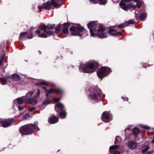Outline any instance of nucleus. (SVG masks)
Listing matches in <instances>:
<instances>
[{"label":"nucleus","instance_id":"nucleus-27","mask_svg":"<svg viewBox=\"0 0 154 154\" xmlns=\"http://www.w3.org/2000/svg\"><path fill=\"white\" fill-rule=\"evenodd\" d=\"M51 103V101L50 100L47 99L43 101L42 103L44 105H46Z\"/></svg>","mask_w":154,"mask_h":154},{"label":"nucleus","instance_id":"nucleus-42","mask_svg":"<svg viewBox=\"0 0 154 154\" xmlns=\"http://www.w3.org/2000/svg\"><path fill=\"white\" fill-rule=\"evenodd\" d=\"M35 109V107H31L29 109V110L30 111H32L34 110Z\"/></svg>","mask_w":154,"mask_h":154},{"label":"nucleus","instance_id":"nucleus-48","mask_svg":"<svg viewBox=\"0 0 154 154\" xmlns=\"http://www.w3.org/2000/svg\"><path fill=\"white\" fill-rule=\"evenodd\" d=\"M2 60H0V66H1L2 64Z\"/></svg>","mask_w":154,"mask_h":154},{"label":"nucleus","instance_id":"nucleus-52","mask_svg":"<svg viewBox=\"0 0 154 154\" xmlns=\"http://www.w3.org/2000/svg\"><path fill=\"white\" fill-rule=\"evenodd\" d=\"M127 130H129V128H127V129H126L125 130L126 131Z\"/></svg>","mask_w":154,"mask_h":154},{"label":"nucleus","instance_id":"nucleus-20","mask_svg":"<svg viewBox=\"0 0 154 154\" xmlns=\"http://www.w3.org/2000/svg\"><path fill=\"white\" fill-rule=\"evenodd\" d=\"M126 8H123V9L125 11H126L128 9H130L131 8L134 9H135L136 8V6L134 4H133L132 3L127 4L126 6L125 7Z\"/></svg>","mask_w":154,"mask_h":154},{"label":"nucleus","instance_id":"nucleus-16","mask_svg":"<svg viewBox=\"0 0 154 154\" xmlns=\"http://www.w3.org/2000/svg\"><path fill=\"white\" fill-rule=\"evenodd\" d=\"M127 145L129 148L133 149L137 147V143L134 141H130L128 142Z\"/></svg>","mask_w":154,"mask_h":154},{"label":"nucleus","instance_id":"nucleus-36","mask_svg":"<svg viewBox=\"0 0 154 154\" xmlns=\"http://www.w3.org/2000/svg\"><path fill=\"white\" fill-rule=\"evenodd\" d=\"M40 84L42 85H45L48 86L50 85L48 83L45 81H44L42 82H41L40 83Z\"/></svg>","mask_w":154,"mask_h":154},{"label":"nucleus","instance_id":"nucleus-40","mask_svg":"<svg viewBox=\"0 0 154 154\" xmlns=\"http://www.w3.org/2000/svg\"><path fill=\"white\" fill-rule=\"evenodd\" d=\"M120 152L119 151L115 150L113 152V154H120Z\"/></svg>","mask_w":154,"mask_h":154},{"label":"nucleus","instance_id":"nucleus-7","mask_svg":"<svg viewBox=\"0 0 154 154\" xmlns=\"http://www.w3.org/2000/svg\"><path fill=\"white\" fill-rule=\"evenodd\" d=\"M61 0H51V1H48L46 3H44L43 7L46 9H49L51 8V6L53 5L54 7L58 8L60 6Z\"/></svg>","mask_w":154,"mask_h":154},{"label":"nucleus","instance_id":"nucleus-33","mask_svg":"<svg viewBox=\"0 0 154 154\" xmlns=\"http://www.w3.org/2000/svg\"><path fill=\"white\" fill-rule=\"evenodd\" d=\"M61 28V25H57L56 28V31L57 33L59 31H60Z\"/></svg>","mask_w":154,"mask_h":154},{"label":"nucleus","instance_id":"nucleus-8","mask_svg":"<svg viewBox=\"0 0 154 154\" xmlns=\"http://www.w3.org/2000/svg\"><path fill=\"white\" fill-rule=\"evenodd\" d=\"M98 28L96 32L93 33V35H95L92 36L94 37L97 36L99 38L106 37L107 34L106 32H105L106 29L104 26L102 25H100Z\"/></svg>","mask_w":154,"mask_h":154},{"label":"nucleus","instance_id":"nucleus-31","mask_svg":"<svg viewBox=\"0 0 154 154\" xmlns=\"http://www.w3.org/2000/svg\"><path fill=\"white\" fill-rule=\"evenodd\" d=\"M138 126L146 130H149L150 129V127L147 125H139Z\"/></svg>","mask_w":154,"mask_h":154},{"label":"nucleus","instance_id":"nucleus-53","mask_svg":"<svg viewBox=\"0 0 154 154\" xmlns=\"http://www.w3.org/2000/svg\"><path fill=\"white\" fill-rule=\"evenodd\" d=\"M4 56H2V58L3 59V58H4Z\"/></svg>","mask_w":154,"mask_h":154},{"label":"nucleus","instance_id":"nucleus-22","mask_svg":"<svg viewBox=\"0 0 154 154\" xmlns=\"http://www.w3.org/2000/svg\"><path fill=\"white\" fill-rule=\"evenodd\" d=\"M63 32L64 33H67L68 32V27L69 26V25L67 23H65L63 24Z\"/></svg>","mask_w":154,"mask_h":154},{"label":"nucleus","instance_id":"nucleus-50","mask_svg":"<svg viewBox=\"0 0 154 154\" xmlns=\"http://www.w3.org/2000/svg\"><path fill=\"white\" fill-rule=\"evenodd\" d=\"M151 142H152V143H154V137H153V139L152 140Z\"/></svg>","mask_w":154,"mask_h":154},{"label":"nucleus","instance_id":"nucleus-2","mask_svg":"<svg viewBox=\"0 0 154 154\" xmlns=\"http://www.w3.org/2000/svg\"><path fill=\"white\" fill-rule=\"evenodd\" d=\"M37 123L35 124H29L21 127L19 129L20 133L23 135H29L32 134L35 130L37 131L40 129L37 125Z\"/></svg>","mask_w":154,"mask_h":154},{"label":"nucleus","instance_id":"nucleus-32","mask_svg":"<svg viewBox=\"0 0 154 154\" xmlns=\"http://www.w3.org/2000/svg\"><path fill=\"white\" fill-rule=\"evenodd\" d=\"M99 3L101 5H105L107 3V0H98Z\"/></svg>","mask_w":154,"mask_h":154},{"label":"nucleus","instance_id":"nucleus-3","mask_svg":"<svg viewBox=\"0 0 154 154\" xmlns=\"http://www.w3.org/2000/svg\"><path fill=\"white\" fill-rule=\"evenodd\" d=\"M34 93V91H31L28 92L26 95V98L24 99L25 103L27 104H36L37 103L38 100L37 98L39 96L40 94V91L38 89L37 90V94L35 95V98L32 97Z\"/></svg>","mask_w":154,"mask_h":154},{"label":"nucleus","instance_id":"nucleus-39","mask_svg":"<svg viewBox=\"0 0 154 154\" xmlns=\"http://www.w3.org/2000/svg\"><path fill=\"white\" fill-rule=\"evenodd\" d=\"M134 22L132 20H130L127 21L128 24H133L134 23Z\"/></svg>","mask_w":154,"mask_h":154},{"label":"nucleus","instance_id":"nucleus-23","mask_svg":"<svg viewBox=\"0 0 154 154\" xmlns=\"http://www.w3.org/2000/svg\"><path fill=\"white\" fill-rule=\"evenodd\" d=\"M26 32H22L20 35L19 39L20 40H22L23 39H26Z\"/></svg>","mask_w":154,"mask_h":154},{"label":"nucleus","instance_id":"nucleus-43","mask_svg":"<svg viewBox=\"0 0 154 154\" xmlns=\"http://www.w3.org/2000/svg\"><path fill=\"white\" fill-rule=\"evenodd\" d=\"M92 3H96V0H89Z\"/></svg>","mask_w":154,"mask_h":154},{"label":"nucleus","instance_id":"nucleus-49","mask_svg":"<svg viewBox=\"0 0 154 154\" xmlns=\"http://www.w3.org/2000/svg\"><path fill=\"white\" fill-rule=\"evenodd\" d=\"M132 1H133L134 2H136L139 1L138 0H132Z\"/></svg>","mask_w":154,"mask_h":154},{"label":"nucleus","instance_id":"nucleus-44","mask_svg":"<svg viewBox=\"0 0 154 154\" xmlns=\"http://www.w3.org/2000/svg\"><path fill=\"white\" fill-rule=\"evenodd\" d=\"M122 98L123 99H124V100H125L128 101V98L127 97H122Z\"/></svg>","mask_w":154,"mask_h":154},{"label":"nucleus","instance_id":"nucleus-21","mask_svg":"<svg viewBox=\"0 0 154 154\" xmlns=\"http://www.w3.org/2000/svg\"><path fill=\"white\" fill-rule=\"evenodd\" d=\"M109 34L112 35L117 36L120 35L121 34V32H116L115 29H110L109 30Z\"/></svg>","mask_w":154,"mask_h":154},{"label":"nucleus","instance_id":"nucleus-35","mask_svg":"<svg viewBox=\"0 0 154 154\" xmlns=\"http://www.w3.org/2000/svg\"><path fill=\"white\" fill-rule=\"evenodd\" d=\"M44 32L47 34L48 35H52L54 33V32L52 31V30H49L47 31H46V32Z\"/></svg>","mask_w":154,"mask_h":154},{"label":"nucleus","instance_id":"nucleus-25","mask_svg":"<svg viewBox=\"0 0 154 154\" xmlns=\"http://www.w3.org/2000/svg\"><path fill=\"white\" fill-rule=\"evenodd\" d=\"M12 79L15 80H18L20 79V77L17 74H14L12 75Z\"/></svg>","mask_w":154,"mask_h":154},{"label":"nucleus","instance_id":"nucleus-41","mask_svg":"<svg viewBox=\"0 0 154 154\" xmlns=\"http://www.w3.org/2000/svg\"><path fill=\"white\" fill-rule=\"evenodd\" d=\"M18 108L19 111H21L23 109V106H18Z\"/></svg>","mask_w":154,"mask_h":154},{"label":"nucleus","instance_id":"nucleus-5","mask_svg":"<svg viewBox=\"0 0 154 154\" xmlns=\"http://www.w3.org/2000/svg\"><path fill=\"white\" fill-rule=\"evenodd\" d=\"M91 91V92L89 96L90 99L96 102L100 100L102 92L97 86L92 87Z\"/></svg>","mask_w":154,"mask_h":154},{"label":"nucleus","instance_id":"nucleus-24","mask_svg":"<svg viewBox=\"0 0 154 154\" xmlns=\"http://www.w3.org/2000/svg\"><path fill=\"white\" fill-rule=\"evenodd\" d=\"M147 17V14L146 13H142L141 14L140 16V19L141 20H143L146 19Z\"/></svg>","mask_w":154,"mask_h":154},{"label":"nucleus","instance_id":"nucleus-13","mask_svg":"<svg viewBox=\"0 0 154 154\" xmlns=\"http://www.w3.org/2000/svg\"><path fill=\"white\" fill-rule=\"evenodd\" d=\"M42 88L45 90L46 92V96L47 98H48V95L49 94L52 93L54 91L57 94H61L63 92V91L62 90L59 89H51L48 90L44 87Z\"/></svg>","mask_w":154,"mask_h":154},{"label":"nucleus","instance_id":"nucleus-54","mask_svg":"<svg viewBox=\"0 0 154 154\" xmlns=\"http://www.w3.org/2000/svg\"><path fill=\"white\" fill-rule=\"evenodd\" d=\"M112 153V152H110V153Z\"/></svg>","mask_w":154,"mask_h":154},{"label":"nucleus","instance_id":"nucleus-47","mask_svg":"<svg viewBox=\"0 0 154 154\" xmlns=\"http://www.w3.org/2000/svg\"><path fill=\"white\" fill-rule=\"evenodd\" d=\"M32 37H33V36H32V35H31V37H28V36H27V38H31Z\"/></svg>","mask_w":154,"mask_h":154},{"label":"nucleus","instance_id":"nucleus-1","mask_svg":"<svg viewBox=\"0 0 154 154\" xmlns=\"http://www.w3.org/2000/svg\"><path fill=\"white\" fill-rule=\"evenodd\" d=\"M98 67V63L93 61L81 65L79 69L80 70L83 72L90 73L95 72Z\"/></svg>","mask_w":154,"mask_h":154},{"label":"nucleus","instance_id":"nucleus-51","mask_svg":"<svg viewBox=\"0 0 154 154\" xmlns=\"http://www.w3.org/2000/svg\"><path fill=\"white\" fill-rule=\"evenodd\" d=\"M136 18L137 20H138L139 19V17H137L136 16Z\"/></svg>","mask_w":154,"mask_h":154},{"label":"nucleus","instance_id":"nucleus-9","mask_svg":"<svg viewBox=\"0 0 154 154\" xmlns=\"http://www.w3.org/2000/svg\"><path fill=\"white\" fill-rule=\"evenodd\" d=\"M111 72L110 69L107 67H103L100 68L97 72L99 78L102 79L107 75Z\"/></svg>","mask_w":154,"mask_h":154},{"label":"nucleus","instance_id":"nucleus-45","mask_svg":"<svg viewBox=\"0 0 154 154\" xmlns=\"http://www.w3.org/2000/svg\"><path fill=\"white\" fill-rule=\"evenodd\" d=\"M60 100V98H56L54 100V102H57L59 101Z\"/></svg>","mask_w":154,"mask_h":154},{"label":"nucleus","instance_id":"nucleus-4","mask_svg":"<svg viewBox=\"0 0 154 154\" xmlns=\"http://www.w3.org/2000/svg\"><path fill=\"white\" fill-rule=\"evenodd\" d=\"M71 35H80L85 36L87 35L86 31L84 28L80 24H77L74 25L70 29Z\"/></svg>","mask_w":154,"mask_h":154},{"label":"nucleus","instance_id":"nucleus-28","mask_svg":"<svg viewBox=\"0 0 154 154\" xmlns=\"http://www.w3.org/2000/svg\"><path fill=\"white\" fill-rule=\"evenodd\" d=\"M119 147V145H113L110 146L109 148V150H115L118 149Z\"/></svg>","mask_w":154,"mask_h":154},{"label":"nucleus","instance_id":"nucleus-6","mask_svg":"<svg viewBox=\"0 0 154 154\" xmlns=\"http://www.w3.org/2000/svg\"><path fill=\"white\" fill-rule=\"evenodd\" d=\"M55 27L54 25H49L47 26L44 25L43 27L41 26L39 29L35 31V33L38 34V36L42 38H46L47 37V35L45 34L41 33V31L42 30L44 32H46L48 29H53Z\"/></svg>","mask_w":154,"mask_h":154},{"label":"nucleus","instance_id":"nucleus-26","mask_svg":"<svg viewBox=\"0 0 154 154\" xmlns=\"http://www.w3.org/2000/svg\"><path fill=\"white\" fill-rule=\"evenodd\" d=\"M149 147L148 145H145L142 147V150L143 152L147 151L149 149Z\"/></svg>","mask_w":154,"mask_h":154},{"label":"nucleus","instance_id":"nucleus-10","mask_svg":"<svg viewBox=\"0 0 154 154\" xmlns=\"http://www.w3.org/2000/svg\"><path fill=\"white\" fill-rule=\"evenodd\" d=\"M111 72L110 69L107 67H103L100 68L97 72L99 78L102 79L107 75Z\"/></svg>","mask_w":154,"mask_h":154},{"label":"nucleus","instance_id":"nucleus-19","mask_svg":"<svg viewBox=\"0 0 154 154\" xmlns=\"http://www.w3.org/2000/svg\"><path fill=\"white\" fill-rule=\"evenodd\" d=\"M25 98L26 96H23L20 97L14 100V103L15 104L17 103L21 104L23 103V101H24V99Z\"/></svg>","mask_w":154,"mask_h":154},{"label":"nucleus","instance_id":"nucleus-34","mask_svg":"<svg viewBox=\"0 0 154 154\" xmlns=\"http://www.w3.org/2000/svg\"><path fill=\"white\" fill-rule=\"evenodd\" d=\"M0 82L2 85H5L7 83L6 80L2 78H0Z\"/></svg>","mask_w":154,"mask_h":154},{"label":"nucleus","instance_id":"nucleus-29","mask_svg":"<svg viewBox=\"0 0 154 154\" xmlns=\"http://www.w3.org/2000/svg\"><path fill=\"white\" fill-rule=\"evenodd\" d=\"M133 132L134 134L137 135L139 133L140 131L138 128H135L133 129Z\"/></svg>","mask_w":154,"mask_h":154},{"label":"nucleus","instance_id":"nucleus-30","mask_svg":"<svg viewBox=\"0 0 154 154\" xmlns=\"http://www.w3.org/2000/svg\"><path fill=\"white\" fill-rule=\"evenodd\" d=\"M142 3L143 2L142 1H139L137 2L136 5V8L137 7L138 8H140L141 7Z\"/></svg>","mask_w":154,"mask_h":154},{"label":"nucleus","instance_id":"nucleus-14","mask_svg":"<svg viewBox=\"0 0 154 154\" xmlns=\"http://www.w3.org/2000/svg\"><path fill=\"white\" fill-rule=\"evenodd\" d=\"M102 120L106 122H108L111 119V113L108 112H103L102 114Z\"/></svg>","mask_w":154,"mask_h":154},{"label":"nucleus","instance_id":"nucleus-38","mask_svg":"<svg viewBox=\"0 0 154 154\" xmlns=\"http://www.w3.org/2000/svg\"><path fill=\"white\" fill-rule=\"evenodd\" d=\"M125 26H126L124 24H121L119 25V26H118L119 28H123Z\"/></svg>","mask_w":154,"mask_h":154},{"label":"nucleus","instance_id":"nucleus-37","mask_svg":"<svg viewBox=\"0 0 154 154\" xmlns=\"http://www.w3.org/2000/svg\"><path fill=\"white\" fill-rule=\"evenodd\" d=\"M30 117V115L29 113L26 114L23 117V119H27Z\"/></svg>","mask_w":154,"mask_h":154},{"label":"nucleus","instance_id":"nucleus-46","mask_svg":"<svg viewBox=\"0 0 154 154\" xmlns=\"http://www.w3.org/2000/svg\"><path fill=\"white\" fill-rule=\"evenodd\" d=\"M5 77L7 79H9L11 78V76L9 75H6L5 76Z\"/></svg>","mask_w":154,"mask_h":154},{"label":"nucleus","instance_id":"nucleus-12","mask_svg":"<svg viewBox=\"0 0 154 154\" xmlns=\"http://www.w3.org/2000/svg\"><path fill=\"white\" fill-rule=\"evenodd\" d=\"M95 23L94 21H92L89 22L87 24V26L88 29L90 30V31L91 36H94L95 35H94L93 33L95 32L97 30L96 28L99 27V25L100 24H96ZM100 25H101L100 24Z\"/></svg>","mask_w":154,"mask_h":154},{"label":"nucleus","instance_id":"nucleus-15","mask_svg":"<svg viewBox=\"0 0 154 154\" xmlns=\"http://www.w3.org/2000/svg\"><path fill=\"white\" fill-rule=\"evenodd\" d=\"M14 119L11 118L8 119L7 120L0 121V122L2 125L3 127L6 128L10 126L12 123L14 121Z\"/></svg>","mask_w":154,"mask_h":154},{"label":"nucleus","instance_id":"nucleus-18","mask_svg":"<svg viewBox=\"0 0 154 154\" xmlns=\"http://www.w3.org/2000/svg\"><path fill=\"white\" fill-rule=\"evenodd\" d=\"M48 121L50 123L53 124L58 122V119L55 116H54L50 117L48 119Z\"/></svg>","mask_w":154,"mask_h":154},{"label":"nucleus","instance_id":"nucleus-17","mask_svg":"<svg viewBox=\"0 0 154 154\" xmlns=\"http://www.w3.org/2000/svg\"><path fill=\"white\" fill-rule=\"evenodd\" d=\"M132 0H121V2L119 4L120 7L122 9L123 8H125V7L127 5V4H126V3L130 2Z\"/></svg>","mask_w":154,"mask_h":154},{"label":"nucleus","instance_id":"nucleus-11","mask_svg":"<svg viewBox=\"0 0 154 154\" xmlns=\"http://www.w3.org/2000/svg\"><path fill=\"white\" fill-rule=\"evenodd\" d=\"M64 108L63 105L61 103H58L55 105V109L56 112H57V109L62 111L59 113L60 118L61 119H64L66 116V112L64 110Z\"/></svg>","mask_w":154,"mask_h":154}]
</instances>
